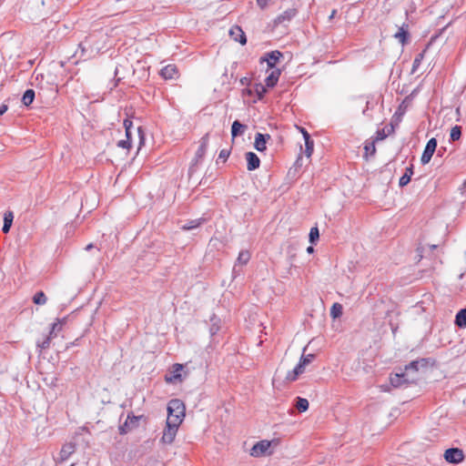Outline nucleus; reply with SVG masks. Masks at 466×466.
<instances>
[{"mask_svg":"<svg viewBox=\"0 0 466 466\" xmlns=\"http://www.w3.org/2000/svg\"><path fill=\"white\" fill-rule=\"evenodd\" d=\"M186 407L182 400L172 399L167 404V420L181 424L185 417Z\"/></svg>","mask_w":466,"mask_h":466,"instance_id":"1","label":"nucleus"},{"mask_svg":"<svg viewBox=\"0 0 466 466\" xmlns=\"http://www.w3.org/2000/svg\"><path fill=\"white\" fill-rule=\"evenodd\" d=\"M208 145V134H206L199 140V147L195 154L194 158L191 161V164H190V167L188 169L189 175H192L196 171L198 166L202 162L203 157L207 152Z\"/></svg>","mask_w":466,"mask_h":466,"instance_id":"2","label":"nucleus"},{"mask_svg":"<svg viewBox=\"0 0 466 466\" xmlns=\"http://www.w3.org/2000/svg\"><path fill=\"white\" fill-rule=\"evenodd\" d=\"M415 380L416 378L414 376H410L405 371L395 373L390 377V382L394 388H399L406 384L413 383Z\"/></svg>","mask_w":466,"mask_h":466,"instance_id":"3","label":"nucleus"},{"mask_svg":"<svg viewBox=\"0 0 466 466\" xmlns=\"http://www.w3.org/2000/svg\"><path fill=\"white\" fill-rule=\"evenodd\" d=\"M180 424L167 420L161 441L165 444H171L177 435Z\"/></svg>","mask_w":466,"mask_h":466,"instance_id":"4","label":"nucleus"},{"mask_svg":"<svg viewBox=\"0 0 466 466\" xmlns=\"http://www.w3.org/2000/svg\"><path fill=\"white\" fill-rule=\"evenodd\" d=\"M444 459L450 463L458 464L463 461L464 454L459 448H450L445 451Z\"/></svg>","mask_w":466,"mask_h":466,"instance_id":"5","label":"nucleus"},{"mask_svg":"<svg viewBox=\"0 0 466 466\" xmlns=\"http://www.w3.org/2000/svg\"><path fill=\"white\" fill-rule=\"evenodd\" d=\"M141 419V416H135L133 414H128L125 422L119 426L120 434H127L133 429L138 427V422Z\"/></svg>","mask_w":466,"mask_h":466,"instance_id":"6","label":"nucleus"},{"mask_svg":"<svg viewBox=\"0 0 466 466\" xmlns=\"http://www.w3.org/2000/svg\"><path fill=\"white\" fill-rule=\"evenodd\" d=\"M436 147H437V140H436V138L432 137L427 142L426 147L423 150V153H422V156L420 158V161L423 165H426L431 161V159L436 150Z\"/></svg>","mask_w":466,"mask_h":466,"instance_id":"7","label":"nucleus"},{"mask_svg":"<svg viewBox=\"0 0 466 466\" xmlns=\"http://www.w3.org/2000/svg\"><path fill=\"white\" fill-rule=\"evenodd\" d=\"M271 446V442L268 441H260L257 442L250 451V455L254 457H259L265 455Z\"/></svg>","mask_w":466,"mask_h":466,"instance_id":"8","label":"nucleus"},{"mask_svg":"<svg viewBox=\"0 0 466 466\" xmlns=\"http://www.w3.org/2000/svg\"><path fill=\"white\" fill-rule=\"evenodd\" d=\"M76 451V444L73 442L66 443L62 446L59 452L58 462L66 461Z\"/></svg>","mask_w":466,"mask_h":466,"instance_id":"9","label":"nucleus"},{"mask_svg":"<svg viewBox=\"0 0 466 466\" xmlns=\"http://www.w3.org/2000/svg\"><path fill=\"white\" fill-rule=\"evenodd\" d=\"M283 56V54L278 50L266 54V57H261V62L266 61L269 68H274L276 63Z\"/></svg>","mask_w":466,"mask_h":466,"instance_id":"10","label":"nucleus"},{"mask_svg":"<svg viewBox=\"0 0 466 466\" xmlns=\"http://www.w3.org/2000/svg\"><path fill=\"white\" fill-rule=\"evenodd\" d=\"M268 139H270V136L268 134L264 135L261 133H257L254 143L255 148L259 152L266 150V144Z\"/></svg>","mask_w":466,"mask_h":466,"instance_id":"11","label":"nucleus"},{"mask_svg":"<svg viewBox=\"0 0 466 466\" xmlns=\"http://www.w3.org/2000/svg\"><path fill=\"white\" fill-rule=\"evenodd\" d=\"M246 160H247L248 170L253 171L259 167L260 159L255 153H253V152L246 153Z\"/></svg>","mask_w":466,"mask_h":466,"instance_id":"12","label":"nucleus"},{"mask_svg":"<svg viewBox=\"0 0 466 466\" xmlns=\"http://www.w3.org/2000/svg\"><path fill=\"white\" fill-rule=\"evenodd\" d=\"M229 35L236 42H238L241 45H245L247 43L245 33L239 26H233L229 30Z\"/></svg>","mask_w":466,"mask_h":466,"instance_id":"13","label":"nucleus"},{"mask_svg":"<svg viewBox=\"0 0 466 466\" xmlns=\"http://www.w3.org/2000/svg\"><path fill=\"white\" fill-rule=\"evenodd\" d=\"M427 364L426 359L417 360L411 361L410 364L405 366L404 371L407 372L410 376L411 372H417L420 367H425Z\"/></svg>","mask_w":466,"mask_h":466,"instance_id":"14","label":"nucleus"},{"mask_svg":"<svg viewBox=\"0 0 466 466\" xmlns=\"http://www.w3.org/2000/svg\"><path fill=\"white\" fill-rule=\"evenodd\" d=\"M297 14V10L294 8H289L280 14L276 19L275 24H282L285 21H290Z\"/></svg>","mask_w":466,"mask_h":466,"instance_id":"15","label":"nucleus"},{"mask_svg":"<svg viewBox=\"0 0 466 466\" xmlns=\"http://www.w3.org/2000/svg\"><path fill=\"white\" fill-rule=\"evenodd\" d=\"M305 365L299 360L297 366L293 369L292 371H289L287 374L286 379L289 381H294L298 379V377L305 371Z\"/></svg>","mask_w":466,"mask_h":466,"instance_id":"16","label":"nucleus"},{"mask_svg":"<svg viewBox=\"0 0 466 466\" xmlns=\"http://www.w3.org/2000/svg\"><path fill=\"white\" fill-rule=\"evenodd\" d=\"M250 259V253L248 250H241L237 258V264L233 268V272H237V267L238 265L243 266L246 265Z\"/></svg>","mask_w":466,"mask_h":466,"instance_id":"17","label":"nucleus"},{"mask_svg":"<svg viewBox=\"0 0 466 466\" xmlns=\"http://www.w3.org/2000/svg\"><path fill=\"white\" fill-rule=\"evenodd\" d=\"M279 76H280V70L279 69L273 70L269 74V76H267V78L265 80L267 86H268V87L275 86L276 84L278 83Z\"/></svg>","mask_w":466,"mask_h":466,"instance_id":"18","label":"nucleus"},{"mask_svg":"<svg viewBox=\"0 0 466 466\" xmlns=\"http://www.w3.org/2000/svg\"><path fill=\"white\" fill-rule=\"evenodd\" d=\"M455 325L460 329L466 327V309H461L457 312L455 317Z\"/></svg>","mask_w":466,"mask_h":466,"instance_id":"19","label":"nucleus"},{"mask_svg":"<svg viewBox=\"0 0 466 466\" xmlns=\"http://www.w3.org/2000/svg\"><path fill=\"white\" fill-rule=\"evenodd\" d=\"M247 126L241 124L238 120H235L231 127V135L232 137H236L238 135H241L246 130Z\"/></svg>","mask_w":466,"mask_h":466,"instance_id":"20","label":"nucleus"},{"mask_svg":"<svg viewBox=\"0 0 466 466\" xmlns=\"http://www.w3.org/2000/svg\"><path fill=\"white\" fill-rule=\"evenodd\" d=\"M177 74V68L174 65H168L161 69V76L166 79H171Z\"/></svg>","mask_w":466,"mask_h":466,"instance_id":"21","label":"nucleus"},{"mask_svg":"<svg viewBox=\"0 0 466 466\" xmlns=\"http://www.w3.org/2000/svg\"><path fill=\"white\" fill-rule=\"evenodd\" d=\"M394 36L395 38L399 39L400 42L405 44L409 36L408 25H403L402 26H400Z\"/></svg>","mask_w":466,"mask_h":466,"instance_id":"22","label":"nucleus"},{"mask_svg":"<svg viewBox=\"0 0 466 466\" xmlns=\"http://www.w3.org/2000/svg\"><path fill=\"white\" fill-rule=\"evenodd\" d=\"M183 370L182 364H174L173 365V371H172V377L167 378V381H174V380H181V370Z\"/></svg>","mask_w":466,"mask_h":466,"instance_id":"23","label":"nucleus"},{"mask_svg":"<svg viewBox=\"0 0 466 466\" xmlns=\"http://www.w3.org/2000/svg\"><path fill=\"white\" fill-rule=\"evenodd\" d=\"M13 213L12 212H6L5 213V217H4V225H3V232L4 233H8L10 228H11V226H12V222H13Z\"/></svg>","mask_w":466,"mask_h":466,"instance_id":"24","label":"nucleus"},{"mask_svg":"<svg viewBox=\"0 0 466 466\" xmlns=\"http://www.w3.org/2000/svg\"><path fill=\"white\" fill-rule=\"evenodd\" d=\"M205 221L204 218L192 219L181 226L184 230H190L199 227Z\"/></svg>","mask_w":466,"mask_h":466,"instance_id":"25","label":"nucleus"},{"mask_svg":"<svg viewBox=\"0 0 466 466\" xmlns=\"http://www.w3.org/2000/svg\"><path fill=\"white\" fill-rule=\"evenodd\" d=\"M35 99V91L33 89H27L22 97V103L28 106H30Z\"/></svg>","mask_w":466,"mask_h":466,"instance_id":"26","label":"nucleus"},{"mask_svg":"<svg viewBox=\"0 0 466 466\" xmlns=\"http://www.w3.org/2000/svg\"><path fill=\"white\" fill-rule=\"evenodd\" d=\"M66 319L64 318L62 319H57L56 322L53 323L52 329L49 332L50 336L56 337L57 332L61 330L63 324L66 322Z\"/></svg>","mask_w":466,"mask_h":466,"instance_id":"27","label":"nucleus"},{"mask_svg":"<svg viewBox=\"0 0 466 466\" xmlns=\"http://www.w3.org/2000/svg\"><path fill=\"white\" fill-rule=\"evenodd\" d=\"M296 408L299 411L304 412L309 409V401L307 399L298 397L296 400Z\"/></svg>","mask_w":466,"mask_h":466,"instance_id":"28","label":"nucleus"},{"mask_svg":"<svg viewBox=\"0 0 466 466\" xmlns=\"http://www.w3.org/2000/svg\"><path fill=\"white\" fill-rule=\"evenodd\" d=\"M364 150H365L366 157H368V156H374L376 153L375 140L366 141L365 146H364Z\"/></svg>","mask_w":466,"mask_h":466,"instance_id":"29","label":"nucleus"},{"mask_svg":"<svg viewBox=\"0 0 466 466\" xmlns=\"http://www.w3.org/2000/svg\"><path fill=\"white\" fill-rule=\"evenodd\" d=\"M305 147V154L308 157H310L313 153L314 142L309 135L306 136Z\"/></svg>","mask_w":466,"mask_h":466,"instance_id":"30","label":"nucleus"},{"mask_svg":"<svg viewBox=\"0 0 466 466\" xmlns=\"http://www.w3.org/2000/svg\"><path fill=\"white\" fill-rule=\"evenodd\" d=\"M342 305H340L339 303H334L330 309V316L333 319H338L342 315Z\"/></svg>","mask_w":466,"mask_h":466,"instance_id":"31","label":"nucleus"},{"mask_svg":"<svg viewBox=\"0 0 466 466\" xmlns=\"http://www.w3.org/2000/svg\"><path fill=\"white\" fill-rule=\"evenodd\" d=\"M46 296L43 291H38L33 297V301L36 305H45L46 303Z\"/></svg>","mask_w":466,"mask_h":466,"instance_id":"32","label":"nucleus"},{"mask_svg":"<svg viewBox=\"0 0 466 466\" xmlns=\"http://www.w3.org/2000/svg\"><path fill=\"white\" fill-rule=\"evenodd\" d=\"M211 322H212V325L210 327L209 331H210V335L214 336L219 330L220 319L214 316L213 318H211Z\"/></svg>","mask_w":466,"mask_h":466,"instance_id":"33","label":"nucleus"},{"mask_svg":"<svg viewBox=\"0 0 466 466\" xmlns=\"http://www.w3.org/2000/svg\"><path fill=\"white\" fill-rule=\"evenodd\" d=\"M461 136V127L460 126H455L451 130V139L452 141H456L460 139Z\"/></svg>","mask_w":466,"mask_h":466,"instance_id":"34","label":"nucleus"},{"mask_svg":"<svg viewBox=\"0 0 466 466\" xmlns=\"http://www.w3.org/2000/svg\"><path fill=\"white\" fill-rule=\"evenodd\" d=\"M319 238V228L317 227H313L310 228V231H309V242L311 244H314Z\"/></svg>","mask_w":466,"mask_h":466,"instance_id":"35","label":"nucleus"},{"mask_svg":"<svg viewBox=\"0 0 466 466\" xmlns=\"http://www.w3.org/2000/svg\"><path fill=\"white\" fill-rule=\"evenodd\" d=\"M53 336H50V334L44 339V340L42 342H38L37 343V346L41 349V350H46V349H48L50 347V341L52 339Z\"/></svg>","mask_w":466,"mask_h":466,"instance_id":"36","label":"nucleus"},{"mask_svg":"<svg viewBox=\"0 0 466 466\" xmlns=\"http://www.w3.org/2000/svg\"><path fill=\"white\" fill-rule=\"evenodd\" d=\"M315 359V355L314 354H308V355H302L301 358H300V361L302 362V364H304L305 366L309 365V363H311L313 361V360Z\"/></svg>","mask_w":466,"mask_h":466,"instance_id":"37","label":"nucleus"},{"mask_svg":"<svg viewBox=\"0 0 466 466\" xmlns=\"http://www.w3.org/2000/svg\"><path fill=\"white\" fill-rule=\"evenodd\" d=\"M124 127L126 129V136L127 138H129L131 137V127H133L132 121L126 119L124 121Z\"/></svg>","mask_w":466,"mask_h":466,"instance_id":"38","label":"nucleus"},{"mask_svg":"<svg viewBox=\"0 0 466 466\" xmlns=\"http://www.w3.org/2000/svg\"><path fill=\"white\" fill-rule=\"evenodd\" d=\"M130 138H131V137L129 138L127 137V139L118 141L117 146L122 147V148L128 149L131 147V140H130Z\"/></svg>","mask_w":466,"mask_h":466,"instance_id":"39","label":"nucleus"},{"mask_svg":"<svg viewBox=\"0 0 466 466\" xmlns=\"http://www.w3.org/2000/svg\"><path fill=\"white\" fill-rule=\"evenodd\" d=\"M410 181V177L408 175H405V174H404V175L400 178V180H399V186H400V187H405L406 185H408Z\"/></svg>","mask_w":466,"mask_h":466,"instance_id":"40","label":"nucleus"},{"mask_svg":"<svg viewBox=\"0 0 466 466\" xmlns=\"http://www.w3.org/2000/svg\"><path fill=\"white\" fill-rule=\"evenodd\" d=\"M87 44H88V38L86 37L84 42H81L79 44V49L81 50V56H84L86 53L87 52Z\"/></svg>","mask_w":466,"mask_h":466,"instance_id":"41","label":"nucleus"},{"mask_svg":"<svg viewBox=\"0 0 466 466\" xmlns=\"http://www.w3.org/2000/svg\"><path fill=\"white\" fill-rule=\"evenodd\" d=\"M229 154H230L229 150L222 149L219 152L218 159H222L223 161H226L228 159V157H229Z\"/></svg>","mask_w":466,"mask_h":466,"instance_id":"42","label":"nucleus"},{"mask_svg":"<svg viewBox=\"0 0 466 466\" xmlns=\"http://www.w3.org/2000/svg\"><path fill=\"white\" fill-rule=\"evenodd\" d=\"M423 58V54H419L414 61H413V71H415V69L420 66L421 60Z\"/></svg>","mask_w":466,"mask_h":466,"instance_id":"43","label":"nucleus"},{"mask_svg":"<svg viewBox=\"0 0 466 466\" xmlns=\"http://www.w3.org/2000/svg\"><path fill=\"white\" fill-rule=\"evenodd\" d=\"M386 137L387 135L385 134L384 129L378 130L375 141L383 140Z\"/></svg>","mask_w":466,"mask_h":466,"instance_id":"44","label":"nucleus"},{"mask_svg":"<svg viewBox=\"0 0 466 466\" xmlns=\"http://www.w3.org/2000/svg\"><path fill=\"white\" fill-rule=\"evenodd\" d=\"M404 174L408 175L411 178V176L413 175V166L410 165V167H406Z\"/></svg>","mask_w":466,"mask_h":466,"instance_id":"45","label":"nucleus"},{"mask_svg":"<svg viewBox=\"0 0 466 466\" xmlns=\"http://www.w3.org/2000/svg\"><path fill=\"white\" fill-rule=\"evenodd\" d=\"M258 5L261 8H265L268 5V0H257Z\"/></svg>","mask_w":466,"mask_h":466,"instance_id":"46","label":"nucleus"},{"mask_svg":"<svg viewBox=\"0 0 466 466\" xmlns=\"http://www.w3.org/2000/svg\"><path fill=\"white\" fill-rule=\"evenodd\" d=\"M8 107L6 105L3 104L0 106V116H3L6 111Z\"/></svg>","mask_w":466,"mask_h":466,"instance_id":"47","label":"nucleus"},{"mask_svg":"<svg viewBox=\"0 0 466 466\" xmlns=\"http://www.w3.org/2000/svg\"><path fill=\"white\" fill-rule=\"evenodd\" d=\"M301 132H302V135H303V137H304V140L306 141V136L307 135H309L306 130L305 128H300Z\"/></svg>","mask_w":466,"mask_h":466,"instance_id":"48","label":"nucleus"},{"mask_svg":"<svg viewBox=\"0 0 466 466\" xmlns=\"http://www.w3.org/2000/svg\"><path fill=\"white\" fill-rule=\"evenodd\" d=\"M248 79L247 77H243L240 79V82L242 85H246L248 83Z\"/></svg>","mask_w":466,"mask_h":466,"instance_id":"49","label":"nucleus"},{"mask_svg":"<svg viewBox=\"0 0 466 466\" xmlns=\"http://www.w3.org/2000/svg\"><path fill=\"white\" fill-rule=\"evenodd\" d=\"M336 13H337V11H336L335 9H334V10H332V12H331V14H330V15H329V19H332V18L335 16Z\"/></svg>","mask_w":466,"mask_h":466,"instance_id":"50","label":"nucleus"},{"mask_svg":"<svg viewBox=\"0 0 466 466\" xmlns=\"http://www.w3.org/2000/svg\"><path fill=\"white\" fill-rule=\"evenodd\" d=\"M307 251H308V253H312V252L314 251L313 247L309 246V247L307 248Z\"/></svg>","mask_w":466,"mask_h":466,"instance_id":"51","label":"nucleus"},{"mask_svg":"<svg viewBox=\"0 0 466 466\" xmlns=\"http://www.w3.org/2000/svg\"><path fill=\"white\" fill-rule=\"evenodd\" d=\"M93 248V244H88L86 247V250H89Z\"/></svg>","mask_w":466,"mask_h":466,"instance_id":"52","label":"nucleus"},{"mask_svg":"<svg viewBox=\"0 0 466 466\" xmlns=\"http://www.w3.org/2000/svg\"><path fill=\"white\" fill-rule=\"evenodd\" d=\"M137 130H138V132H139V134H140V133H141V127H139L137 128Z\"/></svg>","mask_w":466,"mask_h":466,"instance_id":"53","label":"nucleus"},{"mask_svg":"<svg viewBox=\"0 0 466 466\" xmlns=\"http://www.w3.org/2000/svg\"><path fill=\"white\" fill-rule=\"evenodd\" d=\"M70 466H75V463H72Z\"/></svg>","mask_w":466,"mask_h":466,"instance_id":"54","label":"nucleus"}]
</instances>
